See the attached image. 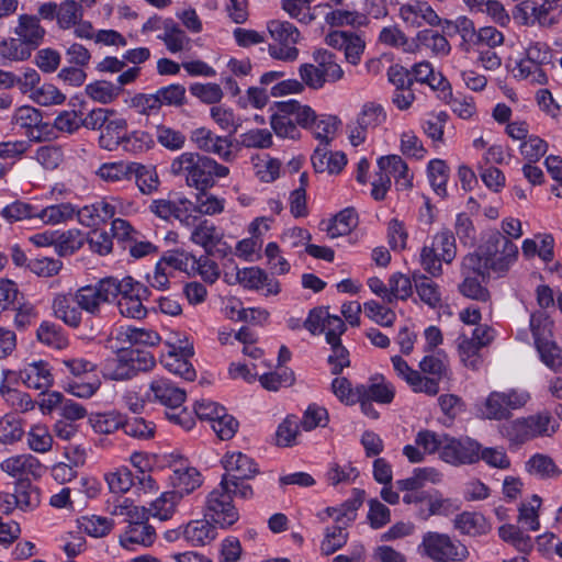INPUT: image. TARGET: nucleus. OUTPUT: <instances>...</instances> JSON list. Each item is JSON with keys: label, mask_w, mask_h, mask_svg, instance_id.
Instances as JSON below:
<instances>
[{"label": "nucleus", "mask_w": 562, "mask_h": 562, "mask_svg": "<svg viewBox=\"0 0 562 562\" xmlns=\"http://www.w3.org/2000/svg\"><path fill=\"white\" fill-rule=\"evenodd\" d=\"M170 173L184 180L188 187L204 192L215 184V178H225L228 167L196 151H184L170 164Z\"/></svg>", "instance_id": "f257e3e1"}, {"label": "nucleus", "mask_w": 562, "mask_h": 562, "mask_svg": "<svg viewBox=\"0 0 562 562\" xmlns=\"http://www.w3.org/2000/svg\"><path fill=\"white\" fill-rule=\"evenodd\" d=\"M276 112L270 117V125L279 137L297 138L300 132L291 115H296V123L303 128H307L310 123L315 120V112L308 105H302L296 100H289L276 103Z\"/></svg>", "instance_id": "f03ea898"}, {"label": "nucleus", "mask_w": 562, "mask_h": 562, "mask_svg": "<svg viewBox=\"0 0 562 562\" xmlns=\"http://www.w3.org/2000/svg\"><path fill=\"white\" fill-rule=\"evenodd\" d=\"M314 64L301 65L299 72L303 82L312 89H321L326 82H337L344 78V70L335 54L327 49L314 52Z\"/></svg>", "instance_id": "7ed1b4c3"}, {"label": "nucleus", "mask_w": 562, "mask_h": 562, "mask_svg": "<svg viewBox=\"0 0 562 562\" xmlns=\"http://www.w3.org/2000/svg\"><path fill=\"white\" fill-rule=\"evenodd\" d=\"M559 424L549 412H542L527 418H518L501 428L502 434L512 442L522 443L529 439L557 432Z\"/></svg>", "instance_id": "20e7f679"}, {"label": "nucleus", "mask_w": 562, "mask_h": 562, "mask_svg": "<svg viewBox=\"0 0 562 562\" xmlns=\"http://www.w3.org/2000/svg\"><path fill=\"white\" fill-rule=\"evenodd\" d=\"M418 550L434 562H459L469 557L468 548L463 543L437 531L426 532Z\"/></svg>", "instance_id": "39448f33"}, {"label": "nucleus", "mask_w": 562, "mask_h": 562, "mask_svg": "<svg viewBox=\"0 0 562 562\" xmlns=\"http://www.w3.org/2000/svg\"><path fill=\"white\" fill-rule=\"evenodd\" d=\"M457 255L456 238L451 231L445 228L432 237L430 246L425 245L420 251V265L432 277L442 273L441 262L451 263Z\"/></svg>", "instance_id": "423d86ee"}, {"label": "nucleus", "mask_w": 562, "mask_h": 562, "mask_svg": "<svg viewBox=\"0 0 562 562\" xmlns=\"http://www.w3.org/2000/svg\"><path fill=\"white\" fill-rule=\"evenodd\" d=\"M268 31L276 42L269 44L268 52L277 60L294 61L299 56L295 44L300 40V31L289 21L272 20L268 22Z\"/></svg>", "instance_id": "0eeeda50"}, {"label": "nucleus", "mask_w": 562, "mask_h": 562, "mask_svg": "<svg viewBox=\"0 0 562 562\" xmlns=\"http://www.w3.org/2000/svg\"><path fill=\"white\" fill-rule=\"evenodd\" d=\"M481 248L490 268L496 273L506 272L518 255L517 246L498 231L492 232Z\"/></svg>", "instance_id": "6e6552de"}, {"label": "nucleus", "mask_w": 562, "mask_h": 562, "mask_svg": "<svg viewBox=\"0 0 562 562\" xmlns=\"http://www.w3.org/2000/svg\"><path fill=\"white\" fill-rule=\"evenodd\" d=\"M529 400L525 392L510 390L508 392H491L482 406L480 413L483 418L491 420H504L512 417V411L521 408Z\"/></svg>", "instance_id": "1a4fd4ad"}, {"label": "nucleus", "mask_w": 562, "mask_h": 562, "mask_svg": "<svg viewBox=\"0 0 562 562\" xmlns=\"http://www.w3.org/2000/svg\"><path fill=\"white\" fill-rule=\"evenodd\" d=\"M204 517L221 528H228L238 520L239 513L231 494L218 486L206 496Z\"/></svg>", "instance_id": "9d476101"}, {"label": "nucleus", "mask_w": 562, "mask_h": 562, "mask_svg": "<svg viewBox=\"0 0 562 562\" xmlns=\"http://www.w3.org/2000/svg\"><path fill=\"white\" fill-rule=\"evenodd\" d=\"M11 122L25 130L26 136L32 142L41 143L56 138L52 125L43 121L42 112L31 105L18 108Z\"/></svg>", "instance_id": "9b49d317"}, {"label": "nucleus", "mask_w": 562, "mask_h": 562, "mask_svg": "<svg viewBox=\"0 0 562 562\" xmlns=\"http://www.w3.org/2000/svg\"><path fill=\"white\" fill-rule=\"evenodd\" d=\"M481 445L469 437L457 439L448 436L440 458L452 465L473 464L480 460Z\"/></svg>", "instance_id": "f8f14e48"}, {"label": "nucleus", "mask_w": 562, "mask_h": 562, "mask_svg": "<svg viewBox=\"0 0 562 562\" xmlns=\"http://www.w3.org/2000/svg\"><path fill=\"white\" fill-rule=\"evenodd\" d=\"M385 121L383 108L379 104L367 103L359 113L356 123L350 124L349 139L353 146H359L366 139L369 128H375Z\"/></svg>", "instance_id": "ddd939ff"}, {"label": "nucleus", "mask_w": 562, "mask_h": 562, "mask_svg": "<svg viewBox=\"0 0 562 562\" xmlns=\"http://www.w3.org/2000/svg\"><path fill=\"white\" fill-rule=\"evenodd\" d=\"M112 288L108 285L106 278L101 279L94 286L87 285L78 289L74 294L77 306L91 315L100 313L101 303L111 300Z\"/></svg>", "instance_id": "4468645a"}, {"label": "nucleus", "mask_w": 562, "mask_h": 562, "mask_svg": "<svg viewBox=\"0 0 562 562\" xmlns=\"http://www.w3.org/2000/svg\"><path fill=\"white\" fill-rule=\"evenodd\" d=\"M237 281L246 289L259 291L266 289L265 295H277L281 291L278 280L259 267H250L237 270Z\"/></svg>", "instance_id": "2eb2a0df"}, {"label": "nucleus", "mask_w": 562, "mask_h": 562, "mask_svg": "<svg viewBox=\"0 0 562 562\" xmlns=\"http://www.w3.org/2000/svg\"><path fill=\"white\" fill-rule=\"evenodd\" d=\"M153 401L169 409H178L186 401L187 393L167 378L154 379L149 384Z\"/></svg>", "instance_id": "dca6fc26"}, {"label": "nucleus", "mask_w": 562, "mask_h": 562, "mask_svg": "<svg viewBox=\"0 0 562 562\" xmlns=\"http://www.w3.org/2000/svg\"><path fill=\"white\" fill-rule=\"evenodd\" d=\"M226 473L222 477L234 480H250L258 473L257 464L251 458L241 453H227L223 460Z\"/></svg>", "instance_id": "f3484780"}, {"label": "nucleus", "mask_w": 562, "mask_h": 562, "mask_svg": "<svg viewBox=\"0 0 562 562\" xmlns=\"http://www.w3.org/2000/svg\"><path fill=\"white\" fill-rule=\"evenodd\" d=\"M14 33L19 36V40L32 50L43 41L45 30L41 26L37 16L21 14Z\"/></svg>", "instance_id": "a211bd4d"}, {"label": "nucleus", "mask_w": 562, "mask_h": 562, "mask_svg": "<svg viewBox=\"0 0 562 562\" xmlns=\"http://www.w3.org/2000/svg\"><path fill=\"white\" fill-rule=\"evenodd\" d=\"M357 394L379 404H390L394 398L395 390L384 376L376 375L372 376L367 384L357 385Z\"/></svg>", "instance_id": "6ab92c4d"}, {"label": "nucleus", "mask_w": 562, "mask_h": 562, "mask_svg": "<svg viewBox=\"0 0 562 562\" xmlns=\"http://www.w3.org/2000/svg\"><path fill=\"white\" fill-rule=\"evenodd\" d=\"M311 160L316 172L339 173L347 164V157L342 151L331 153L325 146H317Z\"/></svg>", "instance_id": "aec40b11"}, {"label": "nucleus", "mask_w": 562, "mask_h": 562, "mask_svg": "<svg viewBox=\"0 0 562 562\" xmlns=\"http://www.w3.org/2000/svg\"><path fill=\"white\" fill-rule=\"evenodd\" d=\"M401 16L413 26H422V22L429 25H439L440 18L427 2H415L401 8Z\"/></svg>", "instance_id": "412c9836"}, {"label": "nucleus", "mask_w": 562, "mask_h": 562, "mask_svg": "<svg viewBox=\"0 0 562 562\" xmlns=\"http://www.w3.org/2000/svg\"><path fill=\"white\" fill-rule=\"evenodd\" d=\"M108 285L112 288L110 293L111 299L120 295V299H134V297H149L150 291L143 283L134 280L132 277H125L119 280L114 277L106 278Z\"/></svg>", "instance_id": "4be33fe9"}, {"label": "nucleus", "mask_w": 562, "mask_h": 562, "mask_svg": "<svg viewBox=\"0 0 562 562\" xmlns=\"http://www.w3.org/2000/svg\"><path fill=\"white\" fill-rule=\"evenodd\" d=\"M1 469L11 476H41L42 465L33 456H15L2 461Z\"/></svg>", "instance_id": "5701e85b"}, {"label": "nucleus", "mask_w": 562, "mask_h": 562, "mask_svg": "<svg viewBox=\"0 0 562 562\" xmlns=\"http://www.w3.org/2000/svg\"><path fill=\"white\" fill-rule=\"evenodd\" d=\"M193 356V346L187 345L180 348V353L170 352L165 361V367L171 373L181 376L187 381H193L196 376L193 366L189 358Z\"/></svg>", "instance_id": "b1692460"}, {"label": "nucleus", "mask_w": 562, "mask_h": 562, "mask_svg": "<svg viewBox=\"0 0 562 562\" xmlns=\"http://www.w3.org/2000/svg\"><path fill=\"white\" fill-rule=\"evenodd\" d=\"M114 214L115 206L104 200L83 206L77 211L78 221L87 227L105 223L108 220L112 218Z\"/></svg>", "instance_id": "393cba45"}, {"label": "nucleus", "mask_w": 562, "mask_h": 562, "mask_svg": "<svg viewBox=\"0 0 562 562\" xmlns=\"http://www.w3.org/2000/svg\"><path fill=\"white\" fill-rule=\"evenodd\" d=\"M216 536V528L209 518L190 521L183 530L184 539L194 547L205 546Z\"/></svg>", "instance_id": "a878e982"}, {"label": "nucleus", "mask_w": 562, "mask_h": 562, "mask_svg": "<svg viewBox=\"0 0 562 562\" xmlns=\"http://www.w3.org/2000/svg\"><path fill=\"white\" fill-rule=\"evenodd\" d=\"M223 235L209 220H200L191 232L190 240L204 248L206 255L213 254V248L221 241Z\"/></svg>", "instance_id": "bb28decb"}, {"label": "nucleus", "mask_w": 562, "mask_h": 562, "mask_svg": "<svg viewBox=\"0 0 562 562\" xmlns=\"http://www.w3.org/2000/svg\"><path fill=\"white\" fill-rule=\"evenodd\" d=\"M127 130V121L123 117L108 119L99 136V145L106 150L120 147Z\"/></svg>", "instance_id": "cd10ccee"}, {"label": "nucleus", "mask_w": 562, "mask_h": 562, "mask_svg": "<svg viewBox=\"0 0 562 562\" xmlns=\"http://www.w3.org/2000/svg\"><path fill=\"white\" fill-rule=\"evenodd\" d=\"M23 383L31 389L45 391L53 384V375L47 363L40 361L29 364L20 373Z\"/></svg>", "instance_id": "c85d7f7f"}, {"label": "nucleus", "mask_w": 562, "mask_h": 562, "mask_svg": "<svg viewBox=\"0 0 562 562\" xmlns=\"http://www.w3.org/2000/svg\"><path fill=\"white\" fill-rule=\"evenodd\" d=\"M453 527L462 535L472 537L485 535L490 526L485 517L476 512H463L453 519Z\"/></svg>", "instance_id": "c756f323"}, {"label": "nucleus", "mask_w": 562, "mask_h": 562, "mask_svg": "<svg viewBox=\"0 0 562 562\" xmlns=\"http://www.w3.org/2000/svg\"><path fill=\"white\" fill-rule=\"evenodd\" d=\"M164 34L158 35V40L162 41L170 53H178L190 49L191 40L183 30L171 19L164 21Z\"/></svg>", "instance_id": "7c9ffc66"}, {"label": "nucleus", "mask_w": 562, "mask_h": 562, "mask_svg": "<svg viewBox=\"0 0 562 562\" xmlns=\"http://www.w3.org/2000/svg\"><path fill=\"white\" fill-rule=\"evenodd\" d=\"M54 314L65 324L78 327L81 323V312L76 304L72 294H59L53 302Z\"/></svg>", "instance_id": "2f4dec72"}, {"label": "nucleus", "mask_w": 562, "mask_h": 562, "mask_svg": "<svg viewBox=\"0 0 562 562\" xmlns=\"http://www.w3.org/2000/svg\"><path fill=\"white\" fill-rule=\"evenodd\" d=\"M358 225V215L353 207H346L331 218L325 228L329 238L346 236Z\"/></svg>", "instance_id": "473e14b6"}, {"label": "nucleus", "mask_w": 562, "mask_h": 562, "mask_svg": "<svg viewBox=\"0 0 562 562\" xmlns=\"http://www.w3.org/2000/svg\"><path fill=\"white\" fill-rule=\"evenodd\" d=\"M15 505L22 510L36 508L41 503V493L27 477H20L14 486Z\"/></svg>", "instance_id": "72a5a7b5"}, {"label": "nucleus", "mask_w": 562, "mask_h": 562, "mask_svg": "<svg viewBox=\"0 0 562 562\" xmlns=\"http://www.w3.org/2000/svg\"><path fill=\"white\" fill-rule=\"evenodd\" d=\"M156 539V531L149 524L126 527L124 535L120 537L121 544L126 549H133L134 544L149 547Z\"/></svg>", "instance_id": "f704fd0d"}, {"label": "nucleus", "mask_w": 562, "mask_h": 562, "mask_svg": "<svg viewBox=\"0 0 562 562\" xmlns=\"http://www.w3.org/2000/svg\"><path fill=\"white\" fill-rule=\"evenodd\" d=\"M170 481L176 488L172 492H181L182 497L192 493L202 483L201 475L194 468L175 469L170 476Z\"/></svg>", "instance_id": "c9c22d12"}, {"label": "nucleus", "mask_w": 562, "mask_h": 562, "mask_svg": "<svg viewBox=\"0 0 562 562\" xmlns=\"http://www.w3.org/2000/svg\"><path fill=\"white\" fill-rule=\"evenodd\" d=\"M413 281L420 300L430 307H437L441 303V294L437 283L425 274L413 272Z\"/></svg>", "instance_id": "e433bc0d"}, {"label": "nucleus", "mask_w": 562, "mask_h": 562, "mask_svg": "<svg viewBox=\"0 0 562 562\" xmlns=\"http://www.w3.org/2000/svg\"><path fill=\"white\" fill-rule=\"evenodd\" d=\"M530 330L533 337L535 347L552 341L553 322L542 312L532 313L530 316Z\"/></svg>", "instance_id": "4c0bfd02"}, {"label": "nucleus", "mask_w": 562, "mask_h": 562, "mask_svg": "<svg viewBox=\"0 0 562 562\" xmlns=\"http://www.w3.org/2000/svg\"><path fill=\"white\" fill-rule=\"evenodd\" d=\"M135 169V162H110L103 164L97 171V175L105 181L122 182L132 180Z\"/></svg>", "instance_id": "58836bf2"}, {"label": "nucleus", "mask_w": 562, "mask_h": 562, "mask_svg": "<svg viewBox=\"0 0 562 562\" xmlns=\"http://www.w3.org/2000/svg\"><path fill=\"white\" fill-rule=\"evenodd\" d=\"M182 498L181 492H165L150 504V515L159 520H168L175 513L176 505Z\"/></svg>", "instance_id": "ea45409f"}, {"label": "nucleus", "mask_w": 562, "mask_h": 562, "mask_svg": "<svg viewBox=\"0 0 562 562\" xmlns=\"http://www.w3.org/2000/svg\"><path fill=\"white\" fill-rule=\"evenodd\" d=\"M315 0H283L282 9L300 23L310 24L316 16L314 11L322 5L311 8V3Z\"/></svg>", "instance_id": "a19ab883"}, {"label": "nucleus", "mask_w": 562, "mask_h": 562, "mask_svg": "<svg viewBox=\"0 0 562 562\" xmlns=\"http://www.w3.org/2000/svg\"><path fill=\"white\" fill-rule=\"evenodd\" d=\"M340 121L337 116L333 115H322L317 117L315 115V120L310 123V127H313L314 134L316 138L321 140L318 146L327 147L333 139Z\"/></svg>", "instance_id": "79ce46f5"}, {"label": "nucleus", "mask_w": 562, "mask_h": 562, "mask_svg": "<svg viewBox=\"0 0 562 562\" xmlns=\"http://www.w3.org/2000/svg\"><path fill=\"white\" fill-rule=\"evenodd\" d=\"M492 269L487 260H485L484 254H482L481 246L474 252L468 254L461 262V274L462 276H474V277H488Z\"/></svg>", "instance_id": "37998d69"}, {"label": "nucleus", "mask_w": 562, "mask_h": 562, "mask_svg": "<svg viewBox=\"0 0 562 562\" xmlns=\"http://www.w3.org/2000/svg\"><path fill=\"white\" fill-rule=\"evenodd\" d=\"M498 535L502 540L513 544L522 553L529 552L532 547V539L529 535L524 533L519 527L515 525H503L498 528Z\"/></svg>", "instance_id": "c03bdc74"}, {"label": "nucleus", "mask_w": 562, "mask_h": 562, "mask_svg": "<svg viewBox=\"0 0 562 562\" xmlns=\"http://www.w3.org/2000/svg\"><path fill=\"white\" fill-rule=\"evenodd\" d=\"M379 169L393 176L395 179H403L404 186L411 187V178L406 162L398 155H389L379 158Z\"/></svg>", "instance_id": "a18cd8bd"}, {"label": "nucleus", "mask_w": 562, "mask_h": 562, "mask_svg": "<svg viewBox=\"0 0 562 562\" xmlns=\"http://www.w3.org/2000/svg\"><path fill=\"white\" fill-rule=\"evenodd\" d=\"M86 93L102 104L114 101L121 93V87L114 86L110 81L98 80L86 86Z\"/></svg>", "instance_id": "49530a36"}, {"label": "nucleus", "mask_w": 562, "mask_h": 562, "mask_svg": "<svg viewBox=\"0 0 562 562\" xmlns=\"http://www.w3.org/2000/svg\"><path fill=\"white\" fill-rule=\"evenodd\" d=\"M126 359L121 350L116 358L106 360L103 369L104 376L113 381H123L135 376L136 374L131 368L130 362L125 361Z\"/></svg>", "instance_id": "de8ad7c7"}, {"label": "nucleus", "mask_w": 562, "mask_h": 562, "mask_svg": "<svg viewBox=\"0 0 562 562\" xmlns=\"http://www.w3.org/2000/svg\"><path fill=\"white\" fill-rule=\"evenodd\" d=\"M527 470L529 473L539 475L542 479L558 477L562 473L551 457L540 453L529 459Z\"/></svg>", "instance_id": "09e8293b"}, {"label": "nucleus", "mask_w": 562, "mask_h": 562, "mask_svg": "<svg viewBox=\"0 0 562 562\" xmlns=\"http://www.w3.org/2000/svg\"><path fill=\"white\" fill-rule=\"evenodd\" d=\"M346 528L340 524L326 528L325 537L321 544L323 554L330 555L347 543L348 532L345 531Z\"/></svg>", "instance_id": "8fccbe9b"}, {"label": "nucleus", "mask_w": 562, "mask_h": 562, "mask_svg": "<svg viewBox=\"0 0 562 562\" xmlns=\"http://www.w3.org/2000/svg\"><path fill=\"white\" fill-rule=\"evenodd\" d=\"M77 214L76 209L70 203H60L49 205L43 209L36 217L46 224H58L71 220Z\"/></svg>", "instance_id": "3c124183"}, {"label": "nucleus", "mask_w": 562, "mask_h": 562, "mask_svg": "<svg viewBox=\"0 0 562 562\" xmlns=\"http://www.w3.org/2000/svg\"><path fill=\"white\" fill-rule=\"evenodd\" d=\"M117 339L124 342H130L131 345L154 346L159 341V336L157 333L151 330L127 326L120 329Z\"/></svg>", "instance_id": "603ef678"}, {"label": "nucleus", "mask_w": 562, "mask_h": 562, "mask_svg": "<svg viewBox=\"0 0 562 562\" xmlns=\"http://www.w3.org/2000/svg\"><path fill=\"white\" fill-rule=\"evenodd\" d=\"M82 5L75 0H66L58 7L57 23L59 27L68 30L82 19Z\"/></svg>", "instance_id": "864d4df0"}, {"label": "nucleus", "mask_w": 562, "mask_h": 562, "mask_svg": "<svg viewBox=\"0 0 562 562\" xmlns=\"http://www.w3.org/2000/svg\"><path fill=\"white\" fill-rule=\"evenodd\" d=\"M413 277H408L401 272L393 273L389 279L390 299L389 304L395 300H407L413 293Z\"/></svg>", "instance_id": "5fc2aeb1"}, {"label": "nucleus", "mask_w": 562, "mask_h": 562, "mask_svg": "<svg viewBox=\"0 0 562 562\" xmlns=\"http://www.w3.org/2000/svg\"><path fill=\"white\" fill-rule=\"evenodd\" d=\"M114 515L126 516L127 527L148 524L149 509L134 506L127 499L123 504L115 505L112 512Z\"/></svg>", "instance_id": "6e6d98bb"}, {"label": "nucleus", "mask_w": 562, "mask_h": 562, "mask_svg": "<svg viewBox=\"0 0 562 562\" xmlns=\"http://www.w3.org/2000/svg\"><path fill=\"white\" fill-rule=\"evenodd\" d=\"M85 237L79 229H68L59 233L56 241V251L59 256H68L82 247Z\"/></svg>", "instance_id": "4d7b16f0"}, {"label": "nucleus", "mask_w": 562, "mask_h": 562, "mask_svg": "<svg viewBox=\"0 0 562 562\" xmlns=\"http://www.w3.org/2000/svg\"><path fill=\"white\" fill-rule=\"evenodd\" d=\"M428 177L435 192L445 196L447 194L448 166L441 159H434L428 164Z\"/></svg>", "instance_id": "13d9d810"}, {"label": "nucleus", "mask_w": 562, "mask_h": 562, "mask_svg": "<svg viewBox=\"0 0 562 562\" xmlns=\"http://www.w3.org/2000/svg\"><path fill=\"white\" fill-rule=\"evenodd\" d=\"M364 498V491L355 488L353 497L346 501L338 508L339 514L335 517V521L345 527H348L357 516L358 508L362 505Z\"/></svg>", "instance_id": "bf43d9fd"}, {"label": "nucleus", "mask_w": 562, "mask_h": 562, "mask_svg": "<svg viewBox=\"0 0 562 562\" xmlns=\"http://www.w3.org/2000/svg\"><path fill=\"white\" fill-rule=\"evenodd\" d=\"M156 426L151 422H147L142 417H133L123 420L124 432L138 440H148L154 437Z\"/></svg>", "instance_id": "052dcab7"}, {"label": "nucleus", "mask_w": 562, "mask_h": 562, "mask_svg": "<svg viewBox=\"0 0 562 562\" xmlns=\"http://www.w3.org/2000/svg\"><path fill=\"white\" fill-rule=\"evenodd\" d=\"M125 361L130 362L135 374L140 371H148L155 366V358L147 349L139 348H122Z\"/></svg>", "instance_id": "680f3d73"}, {"label": "nucleus", "mask_w": 562, "mask_h": 562, "mask_svg": "<svg viewBox=\"0 0 562 562\" xmlns=\"http://www.w3.org/2000/svg\"><path fill=\"white\" fill-rule=\"evenodd\" d=\"M536 349L540 360L547 368L555 373L562 372V348L554 340L544 342V345L538 346Z\"/></svg>", "instance_id": "e2e57ef3"}, {"label": "nucleus", "mask_w": 562, "mask_h": 562, "mask_svg": "<svg viewBox=\"0 0 562 562\" xmlns=\"http://www.w3.org/2000/svg\"><path fill=\"white\" fill-rule=\"evenodd\" d=\"M299 420L294 415L288 416L278 427L276 432V445L279 447H291L296 443L299 436Z\"/></svg>", "instance_id": "0e129e2a"}, {"label": "nucleus", "mask_w": 562, "mask_h": 562, "mask_svg": "<svg viewBox=\"0 0 562 562\" xmlns=\"http://www.w3.org/2000/svg\"><path fill=\"white\" fill-rule=\"evenodd\" d=\"M109 488L112 493H126L136 485L134 474L127 468L117 469L105 476Z\"/></svg>", "instance_id": "69168bd1"}, {"label": "nucleus", "mask_w": 562, "mask_h": 562, "mask_svg": "<svg viewBox=\"0 0 562 562\" xmlns=\"http://www.w3.org/2000/svg\"><path fill=\"white\" fill-rule=\"evenodd\" d=\"M161 261L167 266L188 273H192V270H194V265H196L195 256L180 249L167 251L161 257Z\"/></svg>", "instance_id": "338daca9"}, {"label": "nucleus", "mask_w": 562, "mask_h": 562, "mask_svg": "<svg viewBox=\"0 0 562 562\" xmlns=\"http://www.w3.org/2000/svg\"><path fill=\"white\" fill-rule=\"evenodd\" d=\"M37 338L43 344L61 349L67 346V338L63 335L60 328L55 324L43 322L36 331Z\"/></svg>", "instance_id": "774afa93"}]
</instances>
